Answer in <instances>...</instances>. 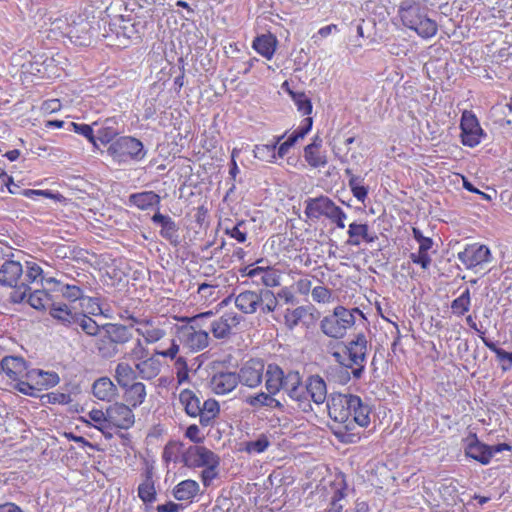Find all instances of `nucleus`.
<instances>
[{"label": "nucleus", "mask_w": 512, "mask_h": 512, "mask_svg": "<svg viewBox=\"0 0 512 512\" xmlns=\"http://www.w3.org/2000/svg\"><path fill=\"white\" fill-rule=\"evenodd\" d=\"M328 415L338 424L332 427L335 437L342 443L354 444L360 441L363 428L370 424L371 408L362 399L353 394H333L327 402Z\"/></svg>", "instance_id": "f257e3e1"}, {"label": "nucleus", "mask_w": 512, "mask_h": 512, "mask_svg": "<svg viewBox=\"0 0 512 512\" xmlns=\"http://www.w3.org/2000/svg\"><path fill=\"white\" fill-rule=\"evenodd\" d=\"M304 204V213L307 218L311 220H318L321 217H325L338 228H345L344 221L347 218L346 213L328 196L320 195L315 198H308L304 201Z\"/></svg>", "instance_id": "6e6552de"}, {"label": "nucleus", "mask_w": 512, "mask_h": 512, "mask_svg": "<svg viewBox=\"0 0 512 512\" xmlns=\"http://www.w3.org/2000/svg\"><path fill=\"white\" fill-rule=\"evenodd\" d=\"M0 182L2 186H6L9 193L14 195H21V192H23L24 189H21V187L14 183L13 178L9 175H7L5 172L0 173Z\"/></svg>", "instance_id": "e2e57ef3"}, {"label": "nucleus", "mask_w": 512, "mask_h": 512, "mask_svg": "<svg viewBox=\"0 0 512 512\" xmlns=\"http://www.w3.org/2000/svg\"><path fill=\"white\" fill-rule=\"evenodd\" d=\"M321 147L322 139L318 135L304 147V158L313 168L324 167L328 163L326 155L320 151Z\"/></svg>", "instance_id": "393cba45"}, {"label": "nucleus", "mask_w": 512, "mask_h": 512, "mask_svg": "<svg viewBox=\"0 0 512 512\" xmlns=\"http://www.w3.org/2000/svg\"><path fill=\"white\" fill-rule=\"evenodd\" d=\"M270 446V441L267 435L260 434L257 439L243 443L241 451L249 454L262 453Z\"/></svg>", "instance_id": "a18cd8bd"}, {"label": "nucleus", "mask_w": 512, "mask_h": 512, "mask_svg": "<svg viewBox=\"0 0 512 512\" xmlns=\"http://www.w3.org/2000/svg\"><path fill=\"white\" fill-rule=\"evenodd\" d=\"M347 234L349 238L346 243L352 246H359L361 242L372 243L377 239L375 234L369 233V226L366 223H351Z\"/></svg>", "instance_id": "a878e982"}, {"label": "nucleus", "mask_w": 512, "mask_h": 512, "mask_svg": "<svg viewBox=\"0 0 512 512\" xmlns=\"http://www.w3.org/2000/svg\"><path fill=\"white\" fill-rule=\"evenodd\" d=\"M414 239L419 243V249L422 251H429L433 246V240L429 237H425L420 229H412Z\"/></svg>", "instance_id": "0e129e2a"}, {"label": "nucleus", "mask_w": 512, "mask_h": 512, "mask_svg": "<svg viewBox=\"0 0 512 512\" xmlns=\"http://www.w3.org/2000/svg\"><path fill=\"white\" fill-rule=\"evenodd\" d=\"M308 309L305 306H297L294 309L287 308L283 313L284 324L288 330H293L307 315Z\"/></svg>", "instance_id": "58836bf2"}, {"label": "nucleus", "mask_w": 512, "mask_h": 512, "mask_svg": "<svg viewBox=\"0 0 512 512\" xmlns=\"http://www.w3.org/2000/svg\"><path fill=\"white\" fill-rule=\"evenodd\" d=\"M75 322V329L78 327L81 328V330L88 336H97L100 331H102V326L98 325L94 319L82 311Z\"/></svg>", "instance_id": "79ce46f5"}, {"label": "nucleus", "mask_w": 512, "mask_h": 512, "mask_svg": "<svg viewBox=\"0 0 512 512\" xmlns=\"http://www.w3.org/2000/svg\"><path fill=\"white\" fill-rule=\"evenodd\" d=\"M285 134L276 138L272 144L256 145L253 153L254 157L269 163H273L276 159V147L279 142L284 138Z\"/></svg>", "instance_id": "4c0bfd02"}, {"label": "nucleus", "mask_w": 512, "mask_h": 512, "mask_svg": "<svg viewBox=\"0 0 512 512\" xmlns=\"http://www.w3.org/2000/svg\"><path fill=\"white\" fill-rule=\"evenodd\" d=\"M29 296L27 299V303L36 310H45L47 307L50 309L51 298L50 295L40 289H35L33 292L31 290L28 292Z\"/></svg>", "instance_id": "a19ab883"}, {"label": "nucleus", "mask_w": 512, "mask_h": 512, "mask_svg": "<svg viewBox=\"0 0 512 512\" xmlns=\"http://www.w3.org/2000/svg\"><path fill=\"white\" fill-rule=\"evenodd\" d=\"M44 280L42 268L35 262H26L24 271L19 261L7 259L0 265V285L12 288L9 300L13 304H20L26 300L29 286Z\"/></svg>", "instance_id": "f03ea898"}, {"label": "nucleus", "mask_w": 512, "mask_h": 512, "mask_svg": "<svg viewBox=\"0 0 512 512\" xmlns=\"http://www.w3.org/2000/svg\"><path fill=\"white\" fill-rule=\"evenodd\" d=\"M107 153L118 164L130 160L140 161L146 156L143 143L131 136H122L114 140L107 148Z\"/></svg>", "instance_id": "1a4fd4ad"}, {"label": "nucleus", "mask_w": 512, "mask_h": 512, "mask_svg": "<svg viewBox=\"0 0 512 512\" xmlns=\"http://www.w3.org/2000/svg\"><path fill=\"white\" fill-rule=\"evenodd\" d=\"M471 296L469 288H466L462 294L454 299L451 303V309L453 314L457 316H463L470 310Z\"/></svg>", "instance_id": "c03bdc74"}, {"label": "nucleus", "mask_w": 512, "mask_h": 512, "mask_svg": "<svg viewBox=\"0 0 512 512\" xmlns=\"http://www.w3.org/2000/svg\"><path fill=\"white\" fill-rule=\"evenodd\" d=\"M410 259L413 263L420 265L423 269H428L431 264V257L428 255V251H422L418 249L417 253H411Z\"/></svg>", "instance_id": "680f3d73"}, {"label": "nucleus", "mask_w": 512, "mask_h": 512, "mask_svg": "<svg viewBox=\"0 0 512 512\" xmlns=\"http://www.w3.org/2000/svg\"><path fill=\"white\" fill-rule=\"evenodd\" d=\"M92 391L97 399L108 402L118 394L116 385L108 377L97 379L93 384Z\"/></svg>", "instance_id": "c85d7f7f"}, {"label": "nucleus", "mask_w": 512, "mask_h": 512, "mask_svg": "<svg viewBox=\"0 0 512 512\" xmlns=\"http://www.w3.org/2000/svg\"><path fill=\"white\" fill-rule=\"evenodd\" d=\"M179 452V446L175 442H169L164 447L162 458L166 463H169L171 461H176V456Z\"/></svg>", "instance_id": "69168bd1"}, {"label": "nucleus", "mask_w": 512, "mask_h": 512, "mask_svg": "<svg viewBox=\"0 0 512 512\" xmlns=\"http://www.w3.org/2000/svg\"><path fill=\"white\" fill-rule=\"evenodd\" d=\"M311 296L314 302L327 304L333 301L332 290L325 286H315L311 290Z\"/></svg>", "instance_id": "6e6d98bb"}, {"label": "nucleus", "mask_w": 512, "mask_h": 512, "mask_svg": "<svg viewBox=\"0 0 512 512\" xmlns=\"http://www.w3.org/2000/svg\"><path fill=\"white\" fill-rule=\"evenodd\" d=\"M294 104L297 106L299 112L303 115H309L312 112V103L310 98L304 92H295L288 90Z\"/></svg>", "instance_id": "49530a36"}, {"label": "nucleus", "mask_w": 512, "mask_h": 512, "mask_svg": "<svg viewBox=\"0 0 512 512\" xmlns=\"http://www.w3.org/2000/svg\"><path fill=\"white\" fill-rule=\"evenodd\" d=\"M161 198L154 191L133 193L129 196V203L141 210H147L160 204Z\"/></svg>", "instance_id": "7c9ffc66"}, {"label": "nucleus", "mask_w": 512, "mask_h": 512, "mask_svg": "<svg viewBox=\"0 0 512 512\" xmlns=\"http://www.w3.org/2000/svg\"><path fill=\"white\" fill-rule=\"evenodd\" d=\"M253 48L265 58L271 59L275 52V39L266 35L257 37L253 42Z\"/></svg>", "instance_id": "37998d69"}, {"label": "nucleus", "mask_w": 512, "mask_h": 512, "mask_svg": "<svg viewBox=\"0 0 512 512\" xmlns=\"http://www.w3.org/2000/svg\"><path fill=\"white\" fill-rule=\"evenodd\" d=\"M187 467H206L208 465H219L220 458L213 451L205 446L192 445L182 456Z\"/></svg>", "instance_id": "4468645a"}, {"label": "nucleus", "mask_w": 512, "mask_h": 512, "mask_svg": "<svg viewBox=\"0 0 512 512\" xmlns=\"http://www.w3.org/2000/svg\"><path fill=\"white\" fill-rule=\"evenodd\" d=\"M2 373L11 380H20L27 375L26 361L19 356H5L0 361V374Z\"/></svg>", "instance_id": "4be33fe9"}, {"label": "nucleus", "mask_w": 512, "mask_h": 512, "mask_svg": "<svg viewBox=\"0 0 512 512\" xmlns=\"http://www.w3.org/2000/svg\"><path fill=\"white\" fill-rule=\"evenodd\" d=\"M88 415L92 421L98 424L95 427L100 431L104 432L105 429L110 428V425L108 424V416H106V411L104 412L99 409H93L89 412Z\"/></svg>", "instance_id": "bf43d9fd"}, {"label": "nucleus", "mask_w": 512, "mask_h": 512, "mask_svg": "<svg viewBox=\"0 0 512 512\" xmlns=\"http://www.w3.org/2000/svg\"><path fill=\"white\" fill-rule=\"evenodd\" d=\"M307 392L309 402L313 401L315 404H323L327 399V385L325 380L320 375H310L304 385Z\"/></svg>", "instance_id": "5701e85b"}, {"label": "nucleus", "mask_w": 512, "mask_h": 512, "mask_svg": "<svg viewBox=\"0 0 512 512\" xmlns=\"http://www.w3.org/2000/svg\"><path fill=\"white\" fill-rule=\"evenodd\" d=\"M122 389L124 390L123 398L130 407L137 408L145 401L146 386L142 382L129 384L128 387Z\"/></svg>", "instance_id": "c756f323"}, {"label": "nucleus", "mask_w": 512, "mask_h": 512, "mask_svg": "<svg viewBox=\"0 0 512 512\" xmlns=\"http://www.w3.org/2000/svg\"><path fill=\"white\" fill-rule=\"evenodd\" d=\"M199 492V484L191 479L177 484L173 490L174 497L179 501L190 500Z\"/></svg>", "instance_id": "c9c22d12"}, {"label": "nucleus", "mask_w": 512, "mask_h": 512, "mask_svg": "<svg viewBox=\"0 0 512 512\" xmlns=\"http://www.w3.org/2000/svg\"><path fill=\"white\" fill-rule=\"evenodd\" d=\"M212 316H213V312L207 311V312L199 313L192 317H180V318H178V321L182 322L185 325H190V326H196L195 324H197L198 329H203V327L205 326V321L207 319H210Z\"/></svg>", "instance_id": "4d7b16f0"}, {"label": "nucleus", "mask_w": 512, "mask_h": 512, "mask_svg": "<svg viewBox=\"0 0 512 512\" xmlns=\"http://www.w3.org/2000/svg\"><path fill=\"white\" fill-rule=\"evenodd\" d=\"M138 375L144 380L155 378L160 372V363L153 357H148L139 361L135 365Z\"/></svg>", "instance_id": "f704fd0d"}, {"label": "nucleus", "mask_w": 512, "mask_h": 512, "mask_svg": "<svg viewBox=\"0 0 512 512\" xmlns=\"http://www.w3.org/2000/svg\"><path fill=\"white\" fill-rule=\"evenodd\" d=\"M99 338L96 341V348L98 354L105 359H111L119 353L117 345L108 337L105 331H100L97 335Z\"/></svg>", "instance_id": "72a5a7b5"}, {"label": "nucleus", "mask_w": 512, "mask_h": 512, "mask_svg": "<svg viewBox=\"0 0 512 512\" xmlns=\"http://www.w3.org/2000/svg\"><path fill=\"white\" fill-rule=\"evenodd\" d=\"M245 275L250 278H256L259 277L261 283L265 286L264 289H268L270 287H276L280 284V276L278 275L277 271L267 267H246L244 269Z\"/></svg>", "instance_id": "bb28decb"}, {"label": "nucleus", "mask_w": 512, "mask_h": 512, "mask_svg": "<svg viewBox=\"0 0 512 512\" xmlns=\"http://www.w3.org/2000/svg\"><path fill=\"white\" fill-rule=\"evenodd\" d=\"M345 488H337L334 490L330 498L328 507L321 512H342L344 508L343 501H345Z\"/></svg>", "instance_id": "8fccbe9b"}, {"label": "nucleus", "mask_w": 512, "mask_h": 512, "mask_svg": "<svg viewBox=\"0 0 512 512\" xmlns=\"http://www.w3.org/2000/svg\"><path fill=\"white\" fill-rule=\"evenodd\" d=\"M274 297L276 298V308L278 305H296L298 302L296 296L288 287L280 289L277 294H274Z\"/></svg>", "instance_id": "13d9d810"}, {"label": "nucleus", "mask_w": 512, "mask_h": 512, "mask_svg": "<svg viewBox=\"0 0 512 512\" xmlns=\"http://www.w3.org/2000/svg\"><path fill=\"white\" fill-rule=\"evenodd\" d=\"M465 455L472 458L482 465H487L491 461V451L489 445L482 443L476 434H471L465 440Z\"/></svg>", "instance_id": "412c9836"}, {"label": "nucleus", "mask_w": 512, "mask_h": 512, "mask_svg": "<svg viewBox=\"0 0 512 512\" xmlns=\"http://www.w3.org/2000/svg\"><path fill=\"white\" fill-rule=\"evenodd\" d=\"M115 125L116 121L113 118L106 119L101 128L97 131V140L102 144L112 143L113 139L120 133L118 127Z\"/></svg>", "instance_id": "ea45409f"}, {"label": "nucleus", "mask_w": 512, "mask_h": 512, "mask_svg": "<svg viewBox=\"0 0 512 512\" xmlns=\"http://www.w3.org/2000/svg\"><path fill=\"white\" fill-rule=\"evenodd\" d=\"M242 320L243 317L236 312H226L219 318L210 322V331L216 339H227L232 335V330L236 328Z\"/></svg>", "instance_id": "a211bd4d"}, {"label": "nucleus", "mask_w": 512, "mask_h": 512, "mask_svg": "<svg viewBox=\"0 0 512 512\" xmlns=\"http://www.w3.org/2000/svg\"><path fill=\"white\" fill-rule=\"evenodd\" d=\"M334 377L339 384L345 385L351 380V377H353L352 369L341 366L336 369V374Z\"/></svg>", "instance_id": "338daca9"}, {"label": "nucleus", "mask_w": 512, "mask_h": 512, "mask_svg": "<svg viewBox=\"0 0 512 512\" xmlns=\"http://www.w3.org/2000/svg\"><path fill=\"white\" fill-rule=\"evenodd\" d=\"M275 394H271L270 392H260L254 395H250L246 398V403L253 408H261L268 407L272 403V399Z\"/></svg>", "instance_id": "603ef678"}, {"label": "nucleus", "mask_w": 512, "mask_h": 512, "mask_svg": "<svg viewBox=\"0 0 512 512\" xmlns=\"http://www.w3.org/2000/svg\"><path fill=\"white\" fill-rule=\"evenodd\" d=\"M179 402L191 418H199L202 427L212 426L220 413L219 403L212 398L203 402L196 392L184 389L179 394Z\"/></svg>", "instance_id": "39448f33"}, {"label": "nucleus", "mask_w": 512, "mask_h": 512, "mask_svg": "<svg viewBox=\"0 0 512 512\" xmlns=\"http://www.w3.org/2000/svg\"><path fill=\"white\" fill-rule=\"evenodd\" d=\"M239 377L235 372H218L210 380V387L217 395H225L232 392L238 383Z\"/></svg>", "instance_id": "b1692460"}, {"label": "nucleus", "mask_w": 512, "mask_h": 512, "mask_svg": "<svg viewBox=\"0 0 512 512\" xmlns=\"http://www.w3.org/2000/svg\"><path fill=\"white\" fill-rule=\"evenodd\" d=\"M137 378L136 369L126 362H120L115 368V379L121 388L128 387L135 383Z\"/></svg>", "instance_id": "473e14b6"}, {"label": "nucleus", "mask_w": 512, "mask_h": 512, "mask_svg": "<svg viewBox=\"0 0 512 512\" xmlns=\"http://www.w3.org/2000/svg\"><path fill=\"white\" fill-rule=\"evenodd\" d=\"M176 336L180 343L191 351H201L209 345V334L198 326L176 325Z\"/></svg>", "instance_id": "ddd939ff"}, {"label": "nucleus", "mask_w": 512, "mask_h": 512, "mask_svg": "<svg viewBox=\"0 0 512 512\" xmlns=\"http://www.w3.org/2000/svg\"><path fill=\"white\" fill-rule=\"evenodd\" d=\"M108 424L119 429H129L134 425L135 416L132 407L127 404L116 402L106 409Z\"/></svg>", "instance_id": "dca6fc26"}, {"label": "nucleus", "mask_w": 512, "mask_h": 512, "mask_svg": "<svg viewBox=\"0 0 512 512\" xmlns=\"http://www.w3.org/2000/svg\"><path fill=\"white\" fill-rule=\"evenodd\" d=\"M219 465H208L204 467V470L201 472V479L204 486H209L211 481L216 478L217 472L216 469Z\"/></svg>", "instance_id": "774afa93"}, {"label": "nucleus", "mask_w": 512, "mask_h": 512, "mask_svg": "<svg viewBox=\"0 0 512 512\" xmlns=\"http://www.w3.org/2000/svg\"><path fill=\"white\" fill-rule=\"evenodd\" d=\"M131 319L135 323L144 324V329L137 328L136 332L143 336L147 343H155L165 336V331L158 327H153L149 320L139 321L138 319L131 316Z\"/></svg>", "instance_id": "e433bc0d"}, {"label": "nucleus", "mask_w": 512, "mask_h": 512, "mask_svg": "<svg viewBox=\"0 0 512 512\" xmlns=\"http://www.w3.org/2000/svg\"><path fill=\"white\" fill-rule=\"evenodd\" d=\"M224 232L239 243H244L247 240V223L241 220L233 226H225Z\"/></svg>", "instance_id": "de8ad7c7"}, {"label": "nucleus", "mask_w": 512, "mask_h": 512, "mask_svg": "<svg viewBox=\"0 0 512 512\" xmlns=\"http://www.w3.org/2000/svg\"><path fill=\"white\" fill-rule=\"evenodd\" d=\"M265 387L271 394H277L281 390L294 402L303 412L312 410L307 392L304 389L302 376L296 370L285 372L276 364H269L265 372Z\"/></svg>", "instance_id": "7ed1b4c3"}, {"label": "nucleus", "mask_w": 512, "mask_h": 512, "mask_svg": "<svg viewBox=\"0 0 512 512\" xmlns=\"http://www.w3.org/2000/svg\"><path fill=\"white\" fill-rule=\"evenodd\" d=\"M482 341L488 349H490L492 352L496 354V357L500 361L507 360L510 362V364H512V352H507L504 349L499 348L494 342L490 341L485 337H482ZM510 366L511 365H502L501 368L503 371H508L510 369Z\"/></svg>", "instance_id": "3c124183"}, {"label": "nucleus", "mask_w": 512, "mask_h": 512, "mask_svg": "<svg viewBox=\"0 0 512 512\" xmlns=\"http://www.w3.org/2000/svg\"><path fill=\"white\" fill-rule=\"evenodd\" d=\"M149 351L147 348L143 345L142 341L140 339H137L134 347L129 352V358L132 360L141 361L146 358H148Z\"/></svg>", "instance_id": "052dcab7"}, {"label": "nucleus", "mask_w": 512, "mask_h": 512, "mask_svg": "<svg viewBox=\"0 0 512 512\" xmlns=\"http://www.w3.org/2000/svg\"><path fill=\"white\" fill-rule=\"evenodd\" d=\"M369 351V341L363 332L357 333L352 340L345 344V353H348V364L352 366V375L355 380L362 378Z\"/></svg>", "instance_id": "9d476101"}, {"label": "nucleus", "mask_w": 512, "mask_h": 512, "mask_svg": "<svg viewBox=\"0 0 512 512\" xmlns=\"http://www.w3.org/2000/svg\"><path fill=\"white\" fill-rule=\"evenodd\" d=\"M151 220L154 224L161 227L160 235L167 240L170 245L173 247L180 245L179 226L170 216L157 212L152 216Z\"/></svg>", "instance_id": "aec40b11"}, {"label": "nucleus", "mask_w": 512, "mask_h": 512, "mask_svg": "<svg viewBox=\"0 0 512 512\" xmlns=\"http://www.w3.org/2000/svg\"><path fill=\"white\" fill-rule=\"evenodd\" d=\"M363 182L364 178H351V180L348 181V186L353 196L361 203L365 202L369 191L368 186H365Z\"/></svg>", "instance_id": "09e8293b"}, {"label": "nucleus", "mask_w": 512, "mask_h": 512, "mask_svg": "<svg viewBox=\"0 0 512 512\" xmlns=\"http://www.w3.org/2000/svg\"><path fill=\"white\" fill-rule=\"evenodd\" d=\"M138 496L144 503H152L156 500L154 483L143 481L138 487Z\"/></svg>", "instance_id": "5fc2aeb1"}, {"label": "nucleus", "mask_w": 512, "mask_h": 512, "mask_svg": "<svg viewBox=\"0 0 512 512\" xmlns=\"http://www.w3.org/2000/svg\"><path fill=\"white\" fill-rule=\"evenodd\" d=\"M404 26L414 30L422 38H431L436 35L438 25L427 15V7L414 0L401 3L398 10Z\"/></svg>", "instance_id": "20e7f679"}, {"label": "nucleus", "mask_w": 512, "mask_h": 512, "mask_svg": "<svg viewBox=\"0 0 512 512\" xmlns=\"http://www.w3.org/2000/svg\"><path fill=\"white\" fill-rule=\"evenodd\" d=\"M457 258L467 269L475 271L479 268L482 269L493 259L490 249L479 243L467 245L463 251L458 253Z\"/></svg>", "instance_id": "f8f14e48"}, {"label": "nucleus", "mask_w": 512, "mask_h": 512, "mask_svg": "<svg viewBox=\"0 0 512 512\" xmlns=\"http://www.w3.org/2000/svg\"><path fill=\"white\" fill-rule=\"evenodd\" d=\"M461 141L462 144L469 147L477 146L481 138L485 135L480 127L477 118L468 112H464L461 117Z\"/></svg>", "instance_id": "f3484780"}, {"label": "nucleus", "mask_w": 512, "mask_h": 512, "mask_svg": "<svg viewBox=\"0 0 512 512\" xmlns=\"http://www.w3.org/2000/svg\"><path fill=\"white\" fill-rule=\"evenodd\" d=\"M47 282H55L59 285L58 291L62 296L71 302L85 299V292L87 287L76 286L75 283L62 284L61 281L54 278L47 279Z\"/></svg>", "instance_id": "2f4dec72"}, {"label": "nucleus", "mask_w": 512, "mask_h": 512, "mask_svg": "<svg viewBox=\"0 0 512 512\" xmlns=\"http://www.w3.org/2000/svg\"><path fill=\"white\" fill-rule=\"evenodd\" d=\"M137 34L136 23L119 16L108 24V30L105 29L104 36L109 39V45L125 48L133 37H137Z\"/></svg>", "instance_id": "9b49d317"}, {"label": "nucleus", "mask_w": 512, "mask_h": 512, "mask_svg": "<svg viewBox=\"0 0 512 512\" xmlns=\"http://www.w3.org/2000/svg\"><path fill=\"white\" fill-rule=\"evenodd\" d=\"M131 329L132 327L116 323H106L102 325V331L107 333L108 337L111 338L118 348L120 345L128 343L133 338Z\"/></svg>", "instance_id": "cd10ccee"}, {"label": "nucleus", "mask_w": 512, "mask_h": 512, "mask_svg": "<svg viewBox=\"0 0 512 512\" xmlns=\"http://www.w3.org/2000/svg\"><path fill=\"white\" fill-rule=\"evenodd\" d=\"M265 371V364L260 359H250L245 362L236 373L238 383L249 388H255L261 384Z\"/></svg>", "instance_id": "2eb2a0df"}, {"label": "nucleus", "mask_w": 512, "mask_h": 512, "mask_svg": "<svg viewBox=\"0 0 512 512\" xmlns=\"http://www.w3.org/2000/svg\"><path fill=\"white\" fill-rule=\"evenodd\" d=\"M80 310L63 302H52L49 309L50 316L67 328L75 329V321L80 314Z\"/></svg>", "instance_id": "6ab92c4d"}, {"label": "nucleus", "mask_w": 512, "mask_h": 512, "mask_svg": "<svg viewBox=\"0 0 512 512\" xmlns=\"http://www.w3.org/2000/svg\"><path fill=\"white\" fill-rule=\"evenodd\" d=\"M358 315L362 321L366 318L359 308L348 309L344 306H336L332 313L324 316L320 321V330L327 337L333 339H342L348 329L356 323V316Z\"/></svg>", "instance_id": "423d86ee"}, {"label": "nucleus", "mask_w": 512, "mask_h": 512, "mask_svg": "<svg viewBox=\"0 0 512 512\" xmlns=\"http://www.w3.org/2000/svg\"><path fill=\"white\" fill-rule=\"evenodd\" d=\"M68 130L74 131L75 133L84 136L94 146H97V144H96L97 137L94 135L93 129L90 125L84 124V123L79 124V123H75V122H69Z\"/></svg>", "instance_id": "864d4df0"}, {"label": "nucleus", "mask_w": 512, "mask_h": 512, "mask_svg": "<svg viewBox=\"0 0 512 512\" xmlns=\"http://www.w3.org/2000/svg\"><path fill=\"white\" fill-rule=\"evenodd\" d=\"M234 304L244 314H269L276 310V298L270 289L245 290L235 296Z\"/></svg>", "instance_id": "0eeeda50"}]
</instances>
